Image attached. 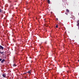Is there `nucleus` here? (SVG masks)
<instances>
[{"label":"nucleus","mask_w":79,"mask_h":79,"mask_svg":"<svg viewBox=\"0 0 79 79\" xmlns=\"http://www.w3.org/2000/svg\"><path fill=\"white\" fill-rule=\"evenodd\" d=\"M2 76L3 77H6V73H3L2 74Z\"/></svg>","instance_id":"1"},{"label":"nucleus","mask_w":79,"mask_h":79,"mask_svg":"<svg viewBox=\"0 0 79 79\" xmlns=\"http://www.w3.org/2000/svg\"><path fill=\"white\" fill-rule=\"evenodd\" d=\"M3 47L2 46L0 45V50H1V49H2V50L3 49Z\"/></svg>","instance_id":"2"},{"label":"nucleus","mask_w":79,"mask_h":79,"mask_svg":"<svg viewBox=\"0 0 79 79\" xmlns=\"http://www.w3.org/2000/svg\"><path fill=\"white\" fill-rule=\"evenodd\" d=\"M5 61V59L2 60L1 62V63H4V62Z\"/></svg>","instance_id":"3"},{"label":"nucleus","mask_w":79,"mask_h":79,"mask_svg":"<svg viewBox=\"0 0 79 79\" xmlns=\"http://www.w3.org/2000/svg\"><path fill=\"white\" fill-rule=\"evenodd\" d=\"M0 53L1 54H2L3 55H4V54H3V53H4V52H0Z\"/></svg>","instance_id":"4"},{"label":"nucleus","mask_w":79,"mask_h":79,"mask_svg":"<svg viewBox=\"0 0 79 79\" xmlns=\"http://www.w3.org/2000/svg\"><path fill=\"white\" fill-rule=\"evenodd\" d=\"M27 73H28V74H31V71H29L28 72H27Z\"/></svg>","instance_id":"5"},{"label":"nucleus","mask_w":79,"mask_h":79,"mask_svg":"<svg viewBox=\"0 0 79 79\" xmlns=\"http://www.w3.org/2000/svg\"><path fill=\"white\" fill-rule=\"evenodd\" d=\"M13 66H14V67H15V66H16V65L14 64L13 65Z\"/></svg>","instance_id":"6"},{"label":"nucleus","mask_w":79,"mask_h":79,"mask_svg":"<svg viewBox=\"0 0 79 79\" xmlns=\"http://www.w3.org/2000/svg\"><path fill=\"white\" fill-rule=\"evenodd\" d=\"M48 3L50 4V0H48Z\"/></svg>","instance_id":"7"},{"label":"nucleus","mask_w":79,"mask_h":79,"mask_svg":"<svg viewBox=\"0 0 79 79\" xmlns=\"http://www.w3.org/2000/svg\"><path fill=\"white\" fill-rule=\"evenodd\" d=\"M67 12H68V13H69V10L67 9Z\"/></svg>","instance_id":"8"},{"label":"nucleus","mask_w":79,"mask_h":79,"mask_svg":"<svg viewBox=\"0 0 79 79\" xmlns=\"http://www.w3.org/2000/svg\"><path fill=\"white\" fill-rule=\"evenodd\" d=\"M0 12H3V11L1 10V9H0Z\"/></svg>","instance_id":"9"},{"label":"nucleus","mask_w":79,"mask_h":79,"mask_svg":"<svg viewBox=\"0 0 79 79\" xmlns=\"http://www.w3.org/2000/svg\"><path fill=\"white\" fill-rule=\"evenodd\" d=\"M58 27V25H56V28H57Z\"/></svg>","instance_id":"10"},{"label":"nucleus","mask_w":79,"mask_h":79,"mask_svg":"<svg viewBox=\"0 0 79 79\" xmlns=\"http://www.w3.org/2000/svg\"><path fill=\"white\" fill-rule=\"evenodd\" d=\"M77 26H79V23L77 24Z\"/></svg>","instance_id":"11"},{"label":"nucleus","mask_w":79,"mask_h":79,"mask_svg":"<svg viewBox=\"0 0 79 79\" xmlns=\"http://www.w3.org/2000/svg\"><path fill=\"white\" fill-rule=\"evenodd\" d=\"M77 23H78V24L79 23V20L77 21Z\"/></svg>","instance_id":"12"},{"label":"nucleus","mask_w":79,"mask_h":79,"mask_svg":"<svg viewBox=\"0 0 79 79\" xmlns=\"http://www.w3.org/2000/svg\"><path fill=\"white\" fill-rule=\"evenodd\" d=\"M2 59L0 58V61H2Z\"/></svg>","instance_id":"13"},{"label":"nucleus","mask_w":79,"mask_h":79,"mask_svg":"<svg viewBox=\"0 0 79 79\" xmlns=\"http://www.w3.org/2000/svg\"><path fill=\"white\" fill-rule=\"evenodd\" d=\"M27 78V77H26V76L24 77L25 79H26V78Z\"/></svg>","instance_id":"14"},{"label":"nucleus","mask_w":79,"mask_h":79,"mask_svg":"<svg viewBox=\"0 0 79 79\" xmlns=\"http://www.w3.org/2000/svg\"><path fill=\"white\" fill-rule=\"evenodd\" d=\"M56 20H57V21H58V19L57 18H56Z\"/></svg>","instance_id":"15"},{"label":"nucleus","mask_w":79,"mask_h":79,"mask_svg":"<svg viewBox=\"0 0 79 79\" xmlns=\"http://www.w3.org/2000/svg\"><path fill=\"white\" fill-rule=\"evenodd\" d=\"M45 44H47V41L45 42Z\"/></svg>","instance_id":"16"},{"label":"nucleus","mask_w":79,"mask_h":79,"mask_svg":"<svg viewBox=\"0 0 79 79\" xmlns=\"http://www.w3.org/2000/svg\"><path fill=\"white\" fill-rule=\"evenodd\" d=\"M78 29H79V26L78 27Z\"/></svg>","instance_id":"17"},{"label":"nucleus","mask_w":79,"mask_h":79,"mask_svg":"<svg viewBox=\"0 0 79 79\" xmlns=\"http://www.w3.org/2000/svg\"><path fill=\"white\" fill-rule=\"evenodd\" d=\"M15 2H16V1H15Z\"/></svg>","instance_id":"18"}]
</instances>
